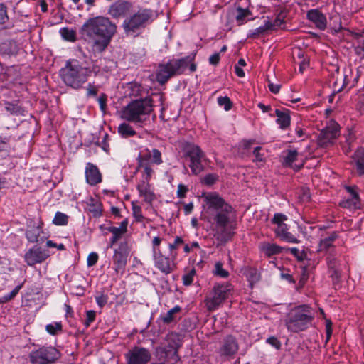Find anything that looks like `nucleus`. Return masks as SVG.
<instances>
[{"instance_id": "nucleus-17", "label": "nucleus", "mask_w": 364, "mask_h": 364, "mask_svg": "<svg viewBox=\"0 0 364 364\" xmlns=\"http://www.w3.org/2000/svg\"><path fill=\"white\" fill-rule=\"evenodd\" d=\"M338 238V233L336 231L328 232L326 235H321L318 243V251L320 252H330L335 250L334 242Z\"/></svg>"}, {"instance_id": "nucleus-60", "label": "nucleus", "mask_w": 364, "mask_h": 364, "mask_svg": "<svg viewBox=\"0 0 364 364\" xmlns=\"http://www.w3.org/2000/svg\"><path fill=\"white\" fill-rule=\"evenodd\" d=\"M267 343L277 349H279L281 348V342L274 336H271L267 339Z\"/></svg>"}, {"instance_id": "nucleus-59", "label": "nucleus", "mask_w": 364, "mask_h": 364, "mask_svg": "<svg viewBox=\"0 0 364 364\" xmlns=\"http://www.w3.org/2000/svg\"><path fill=\"white\" fill-rule=\"evenodd\" d=\"M22 284L16 286L9 294H6L4 296V301L6 302L11 300L14 298L16 294L18 293L19 290L21 289Z\"/></svg>"}, {"instance_id": "nucleus-21", "label": "nucleus", "mask_w": 364, "mask_h": 364, "mask_svg": "<svg viewBox=\"0 0 364 364\" xmlns=\"http://www.w3.org/2000/svg\"><path fill=\"white\" fill-rule=\"evenodd\" d=\"M275 235L280 240L289 243L298 244L300 240H298L292 233L289 232L288 225L285 223L277 227L274 229Z\"/></svg>"}, {"instance_id": "nucleus-7", "label": "nucleus", "mask_w": 364, "mask_h": 364, "mask_svg": "<svg viewBox=\"0 0 364 364\" xmlns=\"http://www.w3.org/2000/svg\"><path fill=\"white\" fill-rule=\"evenodd\" d=\"M191 60V59L188 56L180 59H171L166 63L159 64L156 75L158 82L164 85L171 77L183 73Z\"/></svg>"}, {"instance_id": "nucleus-64", "label": "nucleus", "mask_w": 364, "mask_h": 364, "mask_svg": "<svg viewBox=\"0 0 364 364\" xmlns=\"http://www.w3.org/2000/svg\"><path fill=\"white\" fill-rule=\"evenodd\" d=\"M265 32H267L265 28L263 26H262L255 29L252 33L251 36L253 38H257L259 36L264 34Z\"/></svg>"}, {"instance_id": "nucleus-3", "label": "nucleus", "mask_w": 364, "mask_h": 364, "mask_svg": "<svg viewBox=\"0 0 364 364\" xmlns=\"http://www.w3.org/2000/svg\"><path fill=\"white\" fill-rule=\"evenodd\" d=\"M154 109V101L148 96L133 100L122 107L120 117L124 120L136 124H143L149 121Z\"/></svg>"}, {"instance_id": "nucleus-2", "label": "nucleus", "mask_w": 364, "mask_h": 364, "mask_svg": "<svg viewBox=\"0 0 364 364\" xmlns=\"http://www.w3.org/2000/svg\"><path fill=\"white\" fill-rule=\"evenodd\" d=\"M117 25L108 17L102 16L88 19L82 26L81 34L93 48L102 52L108 46L117 32Z\"/></svg>"}, {"instance_id": "nucleus-51", "label": "nucleus", "mask_w": 364, "mask_h": 364, "mask_svg": "<svg viewBox=\"0 0 364 364\" xmlns=\"http://www.w3.org/2000/svg\"><path fill=\"white\" fill-rule=\"evenodd\" d=\"M183 243V240L182 237L177 236L176 237L174 242L173 243L168 244V249L171 252H176L175 251L178 248V247Z\"/></svg>"}, {"instance_id": "nucleus-55", "label": "nucleus", "mask_w": 364, "mask_h": 364, "mask_svg": "<svg viewBox=\"0 0 364 364\" xmlns=\"http://www.w3.org/2000/svg\"><path fill=\"white\" fill-rule=\"evenodd\" d=\"M161 238L159 237H154L152 240V254H156L161 252L160 249V245L161 242Z\"/></svg>"}, {"instance_id": "nucleus-41", "label": "nucleus", "mask_w": 364, "mask_h": 364, "mask_svg": "<svg viewBox=\"0 0 364 364\" xmlns=\"http://www.w3.org/2000/svg\"><path fill=\"white\" fill-rule=\"evenodd\" d=\"M60 34L63 39L74 42L76 40V33L74 30L68 28L60 29Z\"/></svg>"}, {"instance_id": "nucleus-31", "label": "nucleus", "mask_w": 364, "mask_h": 364, "mask_svg": "<svg viewBox=\"0 0 364 364\" xmlns=\"http://www.w3.org/2000/svg\"><path fill=\"white\" fill-rule=\"evenodd\" d=\"M260 249L267 257L280 254L284 250L282 247L274 243H264Z\"/></svg>"}, {"instance_id": "nucleus-44", "label": "nucleus", "mask_w": 364, "mask_h": 364, "mask_svg": "<svg viewBox=\"0 0 364 364\" xmlns=\"http://www.w3.org/2000/svg\"><path fill=\"white\" fill-rule=\"evenodd\" d=\"M217 102L220 107H224L226 111L230 110L232 107V103L228 96L218 97Z\"/></svg>"}, {"instance_id": "nucleus-19", "label": "nucleus", "mask_w": 364, "mask_h": 364, "mask_svg": "<svg viewBox=\"0 0 364 364\" xmlns=\"http://www.w3.org/2000/svg\"><path fill=\"white\" fill-rule=\"evenodd\" d=\"M86 182L90 186H95L102 182V176L96 165L88 162L85 170Z\"/></svg>"}, {"instance_id": "nucleus-63", "label": "nucleus", "mask_w": 364, "mask_h": 364, "mask_svg": "<svg viewBox=\"0 0 364 364\" xmlns=\"http://www.w3.org/2000/svg\"><path fill=\"white\" fill-rule=\"evenodd\" d=\"M187 191L188 188L186 186L183 184H179L178 186L177 196L178 198H184Z\"/></svg>"}, {"instance_id": "nucleus-5", "label": "nucleus", "mask_w": 364, "mask_h": 364, "mask_svg": "<svg viewBox=\"0 0 364 364\" xmlns=\"http://www.w3.org/2000/svg\"><path fill=\"white\" fill-rule=\"evenodd\" d=\"M129 15L122 23V28L128 36H138L156 18L154 11L141 6Z\"/></svg>"}, {"instance_id": "nucleus-18", "label": "nucleus", "mask_w": 364, "mask_h": 364, "mask_svg": "<svg viewBox=\"0 0 364 364\" xmlns=\"http://www.w3.org/2000/svg\"><path fill=\"white\" fill-rule=\"evenodd\" d=\"M346 188L350 194V198L342 200L339 203L340 206L350 210L360 209L361 202L358 193L353 187L347 186Z\"/></svg>"}, {"instance_id": "nucleus-6", "label": "nucleus", "mask_w": 364, "mask_h": 364, "mask_svg": "<svg viewBox=\"0 0 364 364\" xmlns=\"http://www.w3.org/2000/svg\"><path fill=\"white\" fill-rule=\"evenodd\" d=\"M314 318L312 309L308 305H300L292 309L284 318V324L291 333L304 331L311 326Z\"/></svg>"}, {"instance_id": "nucleus-37", "label": "nucleus", "mask_w": 364, "mask_h": 364, "mask_svg": "<svg viewBox=\"0 0 364 364\" xmlns=\"http://www.w3.org/2000/svg\"><path fill=\"white\" fill-rule=\"evenodd\" d=\"M181 311V308L179 306H176L168 311V312L164 315H161V319L164 323L168 324L175 320V315L178 314Z\"/></svg>"}, {"instance_id": "nucleus-34", "label": "nucleus", "mask_w": 364, "mask_h": 364, "mask_svg": "<svg viewBox=\"0 0 364 364\" xmlns=\"http://www.w3.org/2000/svg\"><path fill=\"white\" fill-rule=\"evenodd\" d=\"M118 133L124 138H128L136 134V132L132 126L127 122H123L119 125L117 129Z\"/></svg>"}, {"instance_id": "nucleus-61", "label": "nucleus", "mask_w": 364, "mask_h": 364, "mask_svg": "<svg viewBox=\"0 0 364 364\" xmlns=\"http://www.w3.org/2000/svg\"><path fill=\"white\" fill-rule=\"evenodd\" d=\"M4 45L8 46L10 48L9 50L8 51V54H15L17 53L18 46L15 41H10L4 43Z\"/></svg>"}, {"instance_id": "nucleus-35", "label": "nucleus", "mask_w": 364, "mask_h": 364, "mask_svg": "<svg viewBox=\"0 0 364 364\" xmlns=\"http://www.w3.org/2000/svg\"><path fill=\"white\" fill-rule=\"evenodd\" d=\"M106 230L112 234V237L109 240L110 247H112L125 234L124 230L114 226L107 227Z\"/></svg>"}, {"instance_id": "nucleus-46", "label": "nucleus", "mask_w": 364, "mask_h": 364, "mask_svg": "<svg viewBox=\"0 0 364 364\" xmlns=\"http://www.w3.org/2000/svg\"><path fill=\"white\" fill-rule=\"evenodd\" d=\"M214 274L222 278H227L229 275L228 272L223 269V264L220 262H216L215 264Z\"/></svg>"}, {"instance_id": "nucleus-50", "label": "nucleus", "mask_w": 364, "mask_h": 364, "mask_svg": "<svg viewBox=\"0 0 364 364\" xmlns=\"http://www.w3.org/2000/svg\"><path fill=\"white\" fill-rule=\"evenodd\" d=\"M10 149V137L0 136V152H8Z\"/></svg>"}, {"instance_id": "nucleus-27", "label": "nucleus", "mask_w": 364, "mask_h": 364, "mask_svg": "<svg viewBox=\"0 0 364 364\" xmlns=\"http://www.w3.org/2000/svg\"><path fill=\"white\" fill-rule=\"evenodd\" d=\"M289 112L288 109L280 110L277 109L275 110L277 117L276 122L282 129H286L290 125L291 117Z\"/></svg>"}, {"instance_id": "nucleus-57", "label": "nucleus", "mask_w": 364, "mask_h": 364, "mask_svg": "<svg viewBox=\"0 0 364 364\" xmlns=\"http://www.w3.org/2000/svg\"><path fill=\"white\" fill-rule=\"evenodd\" d=\"M262 148L260 146H257L253 150V154L255 156V159H253L254 162H262L264 161V155L261 154Z\"/></svg>"}, {"instance_id": "nucleus-20", "label": "nucleus", "mask_w": 364, "mask_h": 364, "mask_svg": "<svg viewBox=\"0 0 364 364\" xmlns=\"http://www.w3.org/2000/svg\"><path fill=\"white\" fill-rule=\"evenodd\" d=\"M184 156L188 158L190 163L199 159H205V154L197 144L186 142L183 146Z\"/></svg>"}, {"instance_id": "nucleus-22", "label": "nucleus", "mask_w": 364, "mask_h": 364, "mask_svg": "<svg viewBox=\"0 0 364 364\" xmlns=\"http://www.w3.org/2000/svg\"><path fill=\"white\" fill-rule=\"evenodd\" d=\"M306 15L308 19L313 22L319 29L324 30L326 28V18L318 9H311L307 12Z\"/></svg>"}, {"instance_id": "nucleus-32", "label": "nucleus", "mask_w": 364, "mask_h": 364, "mask_svg": "<svg viewBox=\"0 0 364 364\" xmlns=\"http://www.w3.org/2000/svg\"><path fill=\"white\" fill-rule=\"evenodd\" d=\"M5 109L11 114L14 116H25L26 110L18 103L11 102H5Z\"/></svg>"}, {"instance_id": "nucleus-13", "label": "nucleus", "mask_w": 364, "mask_h": 364, "mask_svg": "<svg viewBox=\"0 0 364 364\" xmlns=\"http://www.w3.org/2000/svg\"><path fill=\"white\" fill-rule=\"evenodd\" d=\"M176 255L177 252H170L169 256H166L161 252L153 255L155 267L166 275L171 274L176 268Z\"/></svg>"}, {"instance_id": "nucleus-56", "label": "nucleus", "mask_w": 364, "mask_h": 364, "mask_svg": "<svg viewBox=\"0 0 364 364\" xmlns=\"http://www.w3.org/2000/svg\"><path fill=\"white\" fill-rule=\"evenodd\" d=\"M98 258H99V257H98L97 253H96L95 252L90 253L87 258V266L88 267L94 266L97 263Z\"/></svg>"}, {"instance_id": "nucleus-23", "label": "nucleus", "mask_w": 364, "mask_h": 364, "mask_svg": "<svg viewBox=\"0 0 364 364\" xmlns=\"http://www.w3.org/2000/svg\"><path fill=\"white\" fill-rule=\"evenodd\" d=\"M352 164L355 166L356 173L364 176V148L358 149L352 156Z\"/></svg>"}, {"instance_id": "nucleus-54", "label": "nucleus", "mask_w": 364, "mask_h": 364, "mask_svg": "<svg viewBox=\"0 0 364 364\" xmlns=\"http://www.w3.org/2000/svg\"><path fill=\"white\" fill-rule=\"evenodd\" d=\"M96 313L93 310H89L86 311V319L85 325L87 328L90 324L95 320Z\"/></svg>"}, {"instance_id": "nucleus-43", "label": "nucleus", "mask_w": 364, "mask_h": 364, "mask_svg": "<svg viewBox=\"0 0 364 364\" xmlns=\"http://www.w3.org/2000/svg\"><path fill=\"white\" fill-rule=\"evenodd\" d=\"M237 14L235 17V19L238 24L240 25L242 24L245 21V18L251 14L249 9H244L240 7H238L237 9Z\"/></svg>"}, {"instance_id": "nucleus-33", "label": "nucleus", "mask_w": 364, "mask_h": 364, "mask_svg": "<svg viewBox=\"0 0 364 364\" xmlns=\"http://www.w3.org/2000/svg\"><path fill=\"white\" fill-rule=\"evenodd\" d=\"M208 159L205 156V159H199L195 160L189 164V167L191 168V173L193 175H199L205 170V163L208 161Z\"/></svg>"}, {"instance_id": "nucleus-4", "label": "nucleus", "mask_w": 364, "mask_h": 364, "mask_svg": "<svg viewBox=\"0 0 364 364\" xmlns=\"http://www.w3.org/2000/svg\"><path fill=\"white\" fill-rule=\"evenodd\" d=\"M91 74V70L82 66L76 59L68 60L60 69V75L63 82L68 87L78 90L82 87Z\"/></svg>"}, {"instance_id": "nucleus-39", "label": "nucleus", "mask_w": 364, "mask_h": 364, "mask_svg": "<svg viewBox=\"0 0 364 364\" xmlns=\"http://www.w3.org/2000/svg\"><path fill=\"white\" fill-rule=\"evenodd\" d=\"M53 223L56 225H66L68 223V216L58 211L55 215Z\"/></svg>"}, {"instance_id": "nucleus-29", "label": "nucleus", "mask_w": 364, "mask_h": 364, "mask_svg": "<svg viewBox=\"0 0 364 364\" xmlns=\"http://www.w3.org/2000/svg\"><path fill=\"white\" fill-rule=\"evenodd\" d=\"M242 272L249 282L251 288H253L254 284L257 283L260 279V274L255 268L245 267L242 269Z\"/></svg>"}, {"instance_id": "nucleus-47", "label": "nucleus", "mask_w": 364, "mask_h": 364, "mask_svg": "<svg viewBox=\"0 0 364 364\" xmlns=\"http://www.w3.org/2000/svg\"><path fill=\"white\" fill-rule=\"evenodd\" d=\"M218 180V176L215 173L205 175L201 180V183L206 186H212Z\"/></svg>"}, {"instance_id": "nucleus-9", "label": "nucleus", "mask_w": 364, "mask_h": 364, "mask_svg": "<svg viewBox=\"0 0 364 364\" xmlns=\"http://www.w3.org/2000/svg\"><path fill=\"white\" fill-rule=\"evenodd\" d=\"M60 357V352L53 346H42L29 354L31 364H51Z\"/></svg>"}, {"instance_id": "nucleus-45", "label": "nucleus", "mask_w": 364, "mask_h": 364, "mask_svg": "<svg viewBox=\"0 0 364 364\" xmlns=\"http://www.w3.org/2000/svg\"><path fill=\"white\" fill-rule=\"evenodd\" d=\"M196 269L193 268L189 272L183 274L182 277L183 284L185 286H190L193 282V278L196 275Z\"/></svg>"}, {"instance_id": "nucleus-10", "label": "nucleus", "mask_w": 364, "mask_h": 364, "mask_svg": "<svg viewBox=\"0 0 364 364\" xmlns=\"http://www.w3.org/2000/svg\"><path fill=\"white\" fill-rule=\"evenodd\" d=\"M130 252L127 242H121L118 247L114 249L112 257L113 269L117 274L122 275L125 272L128 257Z\"/></svg>"}, {"instance_id": "nucleus-16", "label": "nucleus", "mask_w": 364, "mask_h": 364, "mask_svg": "<svg viewBox=\"0 0 364 364\" xmlns=\"http://www.w3.org/2000/svg\"><path fill=\"white\" fill-rule=\"evenodd\" d=\"M49 257L47 251L42 250L41 247L35 246L29 249L24 255V259L28 266H34L46 260Z\"/></svg>"}, {"instance_id": "nucleus-15", "label": "nucleus", "mask_w": 364, "mask_h": 364, "mask_svg": "<svg viewBox=\"0 0 364 364\" xmlns=\"http://www.w3.org/2000/svg\"><path fill=\"white\" fill-rule=\"evenodd\" d=\"M239 345L237 339L232 335H228L224 338L218 350L219 355L226 360L232 358L237 353Z\"/></svg>"}, {"instance_id": "nucleus-11", "label": "nucleus", "mask_w": 364, "mask_h": 364, "mask_svg": "<svg viewBox=\"0 0 364 364\" xmlns=\"http://www.w3.org/2000/svg\"><path fill=\"white\" fill-rule=\"evenodd\" d=\"M151 351L144 347L134 346L124 353L127 364H148L151 360Z\"/></svg>"}, {"instance_id": "nucleus-42", "label": "nucleus", "mask_w": 364, "mask_h": 364, "mask_svg": "<svg viewBox=\"0 0 364 364\" xmlns=\"http://www.w3.org/2000/svg\"><path fill=\"white\" fill-rule=\"evenodd\" d=\"M46 329L49 334L54 336L62 331L63 326L60 322H55L46 325Z\"/></svg>"}, {"instance_id": "nucleus-53", "label": "nucleus", "mask_w": 364, "mask_h": 364, "mask_svg": "<svg viewBox=\"0 0 364 364\" xmlns=\"http://www.w3.org/2000/svg\"><path fill=\"white\" fill-rule=\"evenodd\" d=\"M327 264L330 269H331L333 274H337V260L335 257L330 255L327 257Z\"/></svg>"}, {"instance_id": "nucleus-58", "label": "nucleus", "mask_w": 364, "mask_h": 364, "mask_svg": "<svg viewBox=\"0 0 364 364\" xmlns=\"http://www.w3.org/2000/svg\"><path fill=\"white\" fill-rule=\"evenodd\" d=\"M95 300H96L97 305L100 308H102L103 306H105L107 304V301H108V296H107V295L101 294L100 295L95 297Z\"/></svg>"}, {"instance_id": "nucleus-36", "label": "nucleus", "mask_w": 364, "mask_h": 364, "mask_svg": "<svg viewBox=\"0 0 364 364\" xmlns=\"http://www.w3.org/2000/svg\"><path fill=\"white\" fill-rule=\"evenodd\" d=\"M166 341L167 342L168 348L170 350H174L176 353L177 349L180 347L178 335L176 333H170L167 334Z\"/></svg>"}, {"instance_id": "nucleus-40", "label": "nucleus", "mask_w": 364, "mask_h": 364, "mask_svg": "<svg viewBox=\"0 0 364 364\" xmlns=\"http://www.w3.org/2000/svg\"><path fill=\"white\" fill-rule=\"evenodd\" d=\"M40 235V230L38 228L33 227L31 229L27 230L26 237L30 242H37L38 237Z\"/></svg>"}, {"instance_id": "nucleus-38", "label": "nucleus", "mask_w": 364, "mask_h": 364, "mask_svg": "<svg viewBox=\"0 0 364 364\" xmlns=\"http://www.w3.org/2000/svg\"><path fill=\"white\" fill-rule=\"evenodd\" d=\"M88 205L89 211L92 213L94 217H99L102 215V205L97 200L91 199Z\"/></svg>"}, {"instance_id": "nucleus-49", "label": "nucleus", "mask_w": 364, "mask_h": 364, "mask_svg": "<svg viewBox=\"0 0 364 364\" xmlns=\"http://www.w3.org/2000/svg\"><path fill=\"white\" fill-rule=\"evenodd\" d=\"M287 220V217L282 213H275L271 220L272 223L277 225V227L285 224L284 221Z\"/></svg>"}, {"instance_id": "nucleus-8", "label": "nucleus", "mask_w": 364, "mask_h": 364, "mask_svg": "<svg viewBox=\"0 0 364 364\" xmlns=\"http://www.w3.org/2000/svg\"><path fill=\"white\" fill-rule=\"evenodd\" d=\"M230 290V285L228 284H215L205 299L207 309L209 311L217 309L228 298Z\"/></svg>"}, {"instance_id": "nucleus-14", "label": "nucleus", "mask_w": 364, "mask_h": 364, "mask_svg": "<svg viewBox=\"0 0 364 364\" xmlns=\"http://www.w3.org/2000/svg\"><path fill=\"white\" fill-rule=\"evenodd\" d=\"M133 4L129 1L117 0L109 6L107 14L117 20L127 18L133 11Z\"/></svg>"}, {"instance_id": "nucleus-30", "label": "nucleus", "mask_w": 364, "mask_h": 364, "mask_svg": "<svg viewBox=\"0 0 364 364\" xmlns=\"http://www.w3.org/2000/svg\"><path fill=\"white\" fill-rule=\"evenodd\" d=\"M298 155V151L295 149L287 150V154L284 157V164L287 166L293 168L296 171L299 170L303 166V164L295 165L293 164L294 162L297 160Z\"/></svg>"}, {"instance_id": "nucleus-28", "label": "nucleus", "mask_w": 364, "mask_h": 364, "mask_svg": "<svg viewBox=\"0 0 364 364\" xmlns=\"http://www.w3.org/2000/svg\"><path fill=\"white\" fill-rule=\"evenodd\" d=\"M149 157L145 156L143 158H138V168H143L144 179L142 181H149L154 171L151 168V165L148 163Z\"/></svg>"}, {"instance_id": "nucleus-12", "label": "nucleus", "mask_w": 364, "mask_h": 364, "mask_svg": "<svg viewBox=\"0 0 364 364\" xmlns=\"http://www.w3.org/2000/svg\"><path fill=\"white\" fill-rule=\"evenodd\" d=\"M339 135V124L336 122H331L319 133L317 138L318 145L323 148L331 146Z\"/></svg>"}, {"instance_id": "nucleus-1", "label": "nucleus", "mask_w": 364, "mask_h": 364, "mask_svg": "<svg viewBox=\"0 0 364 364\" xmlns=\"http://www.w3.org/2000/svg\"><path fill=\"white\" fill-rule=\"evenodd\" d=\"M205 201L209 209L214 210V221L218 229L215 236L221 242H227L232 238L236 214L234 208L228 203L217 193H210L205 196Z\"/></svg>"}, {"instance_id": "nucleus-62", "label": "nucleus", "mask_w": 364, "mask_h": 364, "mask_svg": "<svg viewBox=\"0 0 364 364\" xmlns=\"http://www.w3.org/2000/svg\"><path fill=\"white\" fill-rule=\"evenodd\" d=\"M97 101L100 105V109L104 111L106 108L107 95L104 93L101 94Z\"/></svg>"}, {"instance_id": "nucleus-25", "label": "nucleus", "mask_w": 364, "mask_h": 364, "mask_svg": "<svg viewBox=\"0 0 364 364\" xmlns=\"http://www.w3.org/2000/svg\"><path fill=\"white\" fill-rule=\"evenodd\" d=\"M126 95L129 97H142L146 94V90L137 82H131L127 84L125 87Z\"/></svg>"}, {"instance_id": "nucleus-48", "label": "nucleus", "mask_w": 364, "mask_h": 364, "mask_svg": "<svg viewBox=\"0 0 364 364\" xmlns=\"http://www.w3.org/2000/svg\"><path fill=\"white\" fill-rule=\"evenodd\" d=\"M132 211L135 220L138 223L142 222L144 220V216L142 215L141 208L134 205V203H132Z\"/></svg>"}, {"instance_id": "nucleus-26", "label": "nucleus", "mask_w": 364, "mask_h": 364, "mask_svg": "<svg viewBox=\"0 0 364 364\" xmlns=\"http://www.w3.org/2000/svg\"><path fill=\"white\" fill-rule=\"evenodd\" d=\"M145 156L149 157L148 163L151 165V164L160 165L163 163L161 153L159 150H158L156 149H153L151 150H150L149 149H146L138 156V158H143Z\"/></svg>"}, {"instance_id": "nucleus-52", "label": "nucleus", "mask_w": 364, "mask_h": 364, "mask_svg": "<svg viewBox=\"0 0 364 364\" xmlns=\"http://www.w3.org/2000/svg\"><path fill=\"white\" fill-rule=\"evenodd\" d=\"M9 19L7 14V7L5 4H0V24L6 23Z\"/></svg>"}, {"instance_id": "nucleus-24", "label": "nucleus", "mask_w": 364, "mask_h": 364, "mask_svg": "<svg viewBox=\"0 0 364 364\" xmlns=\"http://www.w3.org/2000/svg\"><path fill=\"white\" fill-rule=\"evenodd\" d=\"M139 196L144 198L146 203H151L155 199L154 193L150 189V185L147 181H141L136 186Z\"/></svg>"}]
</instances>
